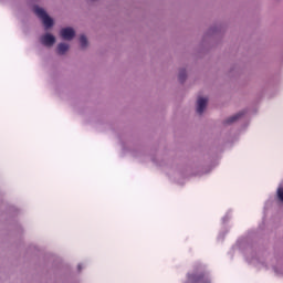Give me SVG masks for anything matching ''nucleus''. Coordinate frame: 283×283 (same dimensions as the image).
<instances>
[{
    "instance_id": "nucleus-6",
    "label": "nucleus",
    "mask_w": 283,
    "mask_h": 283,
    "mask_svg": "<svg viewBox=\"0 0 283 283\" xmlns=\"http://www.w3.org/2000/svg\"><path fill=\"white\" fill-rule=\"evenodd\" d=\"M67 50H70V45L66 43H60L57 45V54H60V55L65 54V52H67Z\"/></svg>"
},
{
    "instance_id": "nucleus-10",
    "label": "nucleus",
    "mask_w": 283,
    "mask_h": 283,
    "mask_svg": "<svg viewBox=\"0 0 283 283\" xmlns=\"http://www.w3.org/2000/svg\"><path fill=\"white\" fill-rule=\"evenodd\" d=\"M277 198L281 202H283V188L277 189Z\"/></svg>"
},
{
    "instance_id": "nucleus-7",
    "label": "nucleus",
    "mask_w": 283,
    "mask_h": 283,
    "mask_svg": "<svg viewBox=\"0 0 283 283\" xmlns=\"http://www.w3.org/2000/svg\"><path fill=\"white\" fill-rule=\"evenodd\" d=\"M241 116H242V113H238L237 115L231 116L226 120V125H231V123H235V120H238V118H240Z\"/></svg>"
},
{
    "instance_id": "nucleus-9",
    "label": "nucleus",
    "mask_w": 283,
    "mask_h": 283,
    "mask_svg": "<svg viewBox=\"0 0 283 283\" xmlns=\"http://www.w3.org/2000/svg\"><path fill=\"white\" fill-rule=\"evenodd\" d=\"M186 78H187V71H185V70L180 71V73H179L180 83H185Z\"/></svg>"
},
{
    "instance_id": "nucleus-2",
    "label": "nucleus",
    "mask_w": 283,
    "mask_h": 283,
    "mask_svg": "<svg viewBox=\"0 0 283 283\" xmlns=\"http://www.w3.org/2000/svg\"><path fill=\"white\" fill-rule=\"evenodd\" d=\"M34 13L36 14V17H39V19L42 20L43 25L46 29L52 28V25H54V20H52V18L48 15V12H45L43 8L34 7Z\"/></svg>"
},
{
    "instance_id": "nucleus-3",
    "label": "nucleus",
    "mask_w": 283,
    "mask_h": 283,
    "mask_svg": "<svg viewBox=\"0 0 283 283\" xmlns=\"http://www.w3.org/2000/svg\"><path fill=\"white\" fill-rule=\"evenodd\" d=\"M60 35L64 41H72L76 36V32L72 28H64L61 30Z\"/></svg>"
},
{
    "instance_id": "nucleus-5",
    "label": "nucleus",
    "mask_w": 283,
    "mask_h": 283,
    "mask_svg": "<svg viewBox=\"0 0 283 283\" xmlns=\"http://www.w3.org/2000/svg\"><path fill=\"white\" fill-rule=\"evenodd\" d=\"M209 99L205 97H199L197 99V114H202L207 107V103Z\"/></svg>"
},
{
    "instance_id": "nucleus-8",
    "label": "nucleus",
    "mask_w": 283,
    "mask_h": 283,
    "mask_svg": "<svg viewBox=\"0 0 283 283\" xmlns=\"http://www.w3.org/2000/svg\"><path fill=\"white\" fill-rule=\"evenodd\" d=\"M80 43H81V48L83 49L87 48V38L85 35H81Z\"/></svg>"
},
{
    "instance_id": "nucleus-1",
    "label": "nucleus",
    "mask_w": 283,
    "mask_h": 283,
    "mask_svg": "<svg viewBox=\"0 0 283 283\" xmlns=\"http://www.w3.org/2000/svg\"><path fill=\"white\" fill-rule=\"evenodd\" d=\"M184 283H211V276L203 264L197 263Z\"/></svg>"
},
{
    "instance_id": "nucleus-4",
    "label": "nucleus",
    "mask_w": 283,
    "mask_h": 283,
    "mask_svg": "<svg viewBox=\"0 0 283 283\" xmlns=\"http://www.w3.org/2000/svg\"><path fill=\"white\" fill-rule=\"evenodd\" d=\"M41 41L43 45H46L48 48L52 46L53 43H56V38L54 35L46 33L41 38Z\"/></svg>"
}]
</instances>
